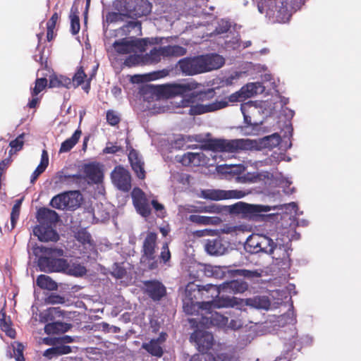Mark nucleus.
Here are the masks:
<instances>
[{"label": "nucleus", "mask_w": 361, "mask_h": 361, "mask_svg": "<svg viewBox=\"0 0 361 361\" xmlns=\"http://www.w3.org/2000/svg\"><path fill=\"white\" fill-rule=\"evenodd\" d=\"M266 141L267 142V145L269 147H274L279 145L281 142V137L278 134L274 133L271 135L267 137Z\"/></svg>", "instance_id": "6e6d98bb"}, {"label": "nucleus", "mask_w": 361, "mask_h": 361, "mask_svg": "<svg viewBox=\"0 0 361 361\" xmlns=\"http://www.w3.org/2000/svg\"><path fill=\"white\" fill-rule=\"evenodd\" d=\"M20 214V209L17 208V207H13L12 212L11 214V228L13 229L15 227L16 223L18 219Z\"/></svg>", "instance_id": "052dcab7"}, {"label": "nucleus", "mask_w": 361, "mask_h": 361, "mask_svg": "<svg viewBox=\"0 0 361 361\" xmlns=\"http://www.w3.org/2000/svg\"><path fill=\"white\" fill-rule=\"evenodd\" d=\"M197 235L199 237L207 236V235H216V231L211 229H204L197 231Z\"/></svg>", "instance_id": "69168bd1"}, {"label": "nucleus", "mask_w": 361, "mask_h": 361, "mask_svg": "<svg viewBox=\"0 0 361 361\" xmlns=\"http://www.w3.org/2000/svg\"><path fill=\"white\" fill-rule=\"evenodd\" d=\"M152 204L153 206V207L154 208V209L159 212V214H158L159 216H164V206L159 203L157 200H153L152 201Z\"/></svg>", "instance_id": "680f3d73"}, {"label": "nucleus", "mask_w": 361, "mask_h": 361, "mask_svg": "<svg viewBox=\"0 0 361 361\" xmlns=\"http://www.w3.org/2000/svg\"><path fill=\"white\" fill-rule=\"evenodd\" d=\"M37 285L42 289L54 290L57 289V284L49 276L42 274L36 281Z\"/></svg>", "instance_id": "a19ab883"}, {"label": "nucleus", "mask_w": 361, "mask_h": 361, "mask_svg": "<svg viewBox=\"0 0 361 361\" xmlns=\"http://www.w3.org/2000/svg\"><path fill=\"white\" fill-rule=\"evenodd\" d=\"M86 273L85 267L77 262H68L66 274L75 276H81Z\"/></svg>", "instance_id": "79ce46f5"}, {"label": "nucleus", "mask_w": 361, "mask_h": 361, "mask_svg": "<svg viewBox=\"0 0 361 361\" xmlns=\"http://www.w3.org/2000/svg\"><path fill=\"white\" fill-rule=\"evenodd\" d=\"M49 302L51 304H61L64 302V299L59 295H51L49 298Z\"/></svg>", "instance_id": "774afa93"}, {"label": "nucleus", "mask_w": 361, "mask_h": 361, "mask_svg": "<svg viewBox=\"0 0 361 361\" xmlns=\"http://www.w3.org/2000/svg\"><path fill=\"white\" fill-rule=\"evenodd\" d=\"M162 52L161 47L152 49L149 53L144 55L145 64L157 63L161 61V59H164Z\"/></svg>", "instance_id": "72a5a7b5"}, {"label": "nucleus", "mask_w": 361, "mask_h": 361, "mask_svg": "<svg viewBox=\"0 0 361 361\" xmlns=\"http://www.w3.org/2000/svg\"><path fill=\"white\" fill-rule=\"evenodd\" d=\"M81 195L78 191H70L54 197L51 205L58 209H74L80 204Z\"/></svg>", "instance_id": "1a4fd4ad"}, {"label": "nucleus", "mask_w": 361, "mask_h": 361, "mask_svg": "<svg viewBox=\"0 0 361 361\" xmlns=\"http://www.w3.org/2000/svg\"><path fill=\"white\" fill-rule=\"evenodd\" d=\"M106 119L109 124L114 126L119 122L118 116L112 111H109L106 114Z\"/></svg>", "instance_id": "4d7b16f0"}, {"label": "nucleus", "mask_w": 361, "mask_h": 361, "mask_svg": "<svg viewBox=\"0 0 361 361\" xmlns=\"http://www.w3.org/2000/svg\"><path fill=\"white\" fill-rule=\"evenodd\" d=\"M73 339L69 336H64L57 339V343L60 345L46 350L43 354L44 356L51 359L55 355H65L71 353V347L63 345L64 343H72Z\"/></svg>", "instance_id": "dca6fc26"}, {"label": "nucleus", "mask_w": 361, "mask_h": 361, "mask_svg": "<svg viewBox=\"0 0 361 361\" xmlns=\"http://www.w3.org/2000/svg\"><path fill=\"white\" fill-rule=\"evenodd\" d=\"M49 164V155L47 150L44 149L42 152L41 161L37 169L34 171L31 176L30 181L33 183L39 176L42 173Z\"/></svg>", "instance_id": "473e14b6"}, {"label": "nucleus", "mask_w": 361, "mask_h": 361, "mask_svg": "<svg viewBox=\"0 0 361 361\" xmlns=\"http://www.w3.org/2000/svg\"><path fill=\"white\" fill-rule=\"evenodd\" d=\"M145 288L153 300H159L166 293L165 287L159 281H147Z\"/></svg>", "instance_id": "b1692460"}, {"label": "nucleus", "mask_w": 361, "mask_h": 361, "mask_svg": "<svg viewBox=\"0 0 361 361\" xmlns=\"http://www.w3.org/2000/svg\"><path fill=\"white\" fill-rule=\"evenodd\" d=\"M210 360V356L209 355L200 354V355H193L190 361H207V360Z\"/></svg>", "instance_id": "338daca9"}, {"label": "nucleus", "mask_w": 361, "mask_h": 361, "mask_svg": "<svg viewBox=\"0 0 361 361\" xmlns=\"http://www.w3.org/2000/svg\"><path fill=\"white\" fill-rule=\"evenodd\" d=\"M246 195V192L238 190H204L201 192L204 199L219 201L228 199H240Z\"/></svg>", "instance_id": "9b49d317"}, {"label": "nucleus", "mask_w": 361, "mask_h": 361, "mask_svg": "<svg viewBox=\"0 0 361 361\" xmlns=\"http://www.w3.org/2000/svg\"><path fill=\"white\" fill-rule=\"evenodd\" d=\"M81 134L80 130H76L71 137L68 138L61 143L59 152L64 153L70 151L78 142Z\"/></svg>", "instance_id": "c9c22d12"}, {"label": "nucleus", "mask_w": 361, "mask_h": 361, "mask_svg": "<svg viewBox=\"0 0 361 361\" xmlns=\"http://www.w3.org/2000/svg\"><path fill=\"white\" fill-rule=\"evenodd\" d=\"M120 150V147L112 143H109L108 145L104 148V152L106 154H114Z\"/></svg>", "instance_id": "e2e57ef3"}, {"label": "nucleus", "mask_w": 361, "mask_h": 361, "mask_svg": "<svg viewBox=\"0 0 361 361\" xmlns=\"http://www.w3.org/2000/svg\"><path fill=\"white\" fill-rule=\"evenodd\" d=\"M293 13V8L288 5L287 2H281L277 11L276 18L280 23H286L289 20Z\"/></svg>", "instance_id": "4c0bfd02"}, {"label": "nucleus", "mask_w": 361, "mask_h": 361, "mask_svg": "<svg viewBox=\"0 0 361 361\" xmlns=\"http://www.w3.org/2000/svg\"><path fill=\"white\" fill-rule=\"evenodd\" d=\"M71 80L65 76L51 75L49 78V87H66L67 88H71Z\"/></svg>", "instance_id": "ea45409f"}, {"label": "nucleus", "mask_w": 361, "mask_h": 361, "mask_svg": "<svg viewBox=\"0 0 361 361\" xmlns=\"http://www.w3.org/2000/svg\"><path fill=\"white\" fill-rule=\"evenodd\" d=\"M205 274L216 279H221L224 276L225 272L221 267L208 265L204 268Z\"/></svg>", "instance_id": "37998d69"}, {"label": "nucleus", "mask_w": 361, "mask_h": 361, "mask_svg": "<svg viewBox=\"0 0 361 361\" xmlns=\"http://www.w3.org/2000/svg\"><path fill=\"white\" fill-rule=\"evenodd\" d=\"M253 147V142L249 139L214 140L207 144V154L203 152H188L182 157L180 161L185 166H197L204 162L207 155L212 156V152L235 153L239 150L250 149Z\"/></svg>", "instance_id": "f03ea898"}, {"label": "nucleus", "mask_w": 361, "mask_h": 361, "mask_svg": "<svg viewBox=\"0 0 361 361\" xmlns=\"http://www.w3.org/2000/svg\"><path fill=\"white\" fill-rule=\"evenodd\" d=\"M245 169L242 164H224L216 167L217 171L222 174H240Z\"/></svg>", "instance_id": "f704fd0d"}, {"label": "nucleus", "mask_w": 361, "mask_h": 361, "mask_svg": "<svg viewBox=\"0 0 361 361\" xmlns=\"http://www.w3.org/2000/svg\"><path fill=\"white\" fill-rule=\"evenodd\" d=\"M159 43L157 38H126L115 41L113 47L115 51L120 54L132 53H143L148 44Z\"/></svg>", "instance_id": "0eeeda50"}, {"label": "nucleus", "mask_w": 361, "mask_h": 361, "mask_svg": "<svg viewBox=\"0 0 361 361\" xmlns=\"http://www.w3.org/2000/svg\"><path fill=\"white\" fill-rule=\"evenodd\" d=\"M271 178L269 184L283 188L286 194H291L293 192V188L287 189L291 184V181L283 177L281 173H277L275 176L271 175Z\"/></svg>", "instance_id": "7c9ffc66"}, {"label": "nucleus", "mask_w": 361, "mask_h": 361, "mask_svg": "<svg viewBox=\"0 0 361 361\" xmlns=\"http://www.w3.org/2000/svg\"><path fill=\"white\" fill-rule=\"evenodd\" d=\"M63 324L60 322H54L47 324L44 327V331L48 334H58L62 330Z\"/></svg>", "instance_id": "603ef678"}, {"label": "nucleus", "mask_w": 361, "mask_h": 361, "mask_svg": "<svg viewBox=\"0 0 361 361\" xmlns=\"http://www.w3.org/2000/svg\"><path fill=\"white\" fill-rule=\"evenodd\" d=\"M85 176L92 183H98L102 181L104 171L102 165L99 163H91L83 167Z\"/></svg>", "instance_id": "a211bd4d"}, {"label": "nucleus", "mask_w": 361, "mask_h": 361, "mask_svg": "<svg viewBox=\"0 0 361 361\" xmlns=\"http://www.w3.org/2000/svg\"><path fill=\"white\" fill-rule=\"evenodd\" d=\"M235 357V353L232 350L217 353L214 357V361H231Z\"/></svg>", "instance_id": "49530a36"}, {"label": "nucleus", "mask_w": 361, "mask_h": 361, "mask_svg": "<svg viewBox=\"0 0 361 361\" xmlns=\"http://www.w3.org/2000/svg\"><path fill=\"white\" fill-rule=\"evenodd\" d=\"M140 8H136L137 14L140 16H146L151 11V4L147 0H142Z\"/></svg>", "instance_id": "864d4df0"}, {"label": "nucleus", "mask_w": 361, "mask_h": 361, "mask_svg": "<svg viewBox=\"0 0 361 361\" xmlns=\"http://www.w3.org/2000/svg\"><path fill=\"white\" fill-rule=\"evenodd\" d=\"M131 195L137 211L142 216H147L150 214V207L144 192L139 188H134Z\"/></svg>", "instance_id": "2eb2a0df"}, {"label": "nucleus", "mask_w": 361, "mask_h": 361, "mask_svg": "<svg viewBox=\"0 0 361 361\" xmlns=\"http://www.w3.org/2000/svg\"><path fill=\"white\" fill-rule=\"evenodd\" d=\"M205 72L221 68L224 64V59L218 54L202 55Z\"/></svg>", "instance_id": "5701e85b"}, {"label": "nucleus", "mask_w": 361, "mask_h": 361, "mask_svg": "<svg viewBox=\"0 0 361 361\" xmlns=\"http://www.w3.org/2000/svg\"><path fill=\"white\" fill-rule=\"evenodd\" d=\"M209 293H204L202 295H197V298H193V303L192 305L190 303V310L192 312L190 313V314H192L195 313V310H201L202 311L205 310L208 311L210 316H204L202 317L200 323L205 326L206 327H209L210 326H215L219 328L225 329L227 326L228 319L216 312H212L214 308H223V307H233L235 305L234 300L235 298H218L212 301H206V302H198L197 301L200 298H208L209 297L207 295ZM187 314L189 312H185Z\"/></svg>", "instance_id": "7ed1b4c3"}, {"label": "nucleus", "mask_w": 361, "mask_h": 361, "mask_svg": "<svg viewBox=\"0 0 361 361\" xmlns=\"http://www.w3.org/2000/svg\"><path fill=\"white\" fill-rule=\"evenodd\" d=\"M178 64L181 71L187 75H193L205 72L202 56L181 59Z\"/></svg>", "instance_id": "f8f14e48"}, {"label": "nucleus", "mask_w": 361, "mask_h": 361, "mask_svg": "<svg viewBox=\"0 0 361 361\" xmlns=\"http://www.w3.org/2000/svg\"><path fill=\"white\" fill-rule=\"evenodd\" d=\"M190 209H188L190 212H204L209 214H220L224 211H226V206L223 207L218 204H211L206 206H190Z\"/></svg>", "instance_id": "bb28decb"}, {"label": "nucleus", "mask_w": 361, "mask_h": 361, "mask_svg": "<svg viewBox=\"0 0 361 361\" xmlns=\"http://www.w3.org/2000/svg\"><path fill=\"white\" fill-rule=\"evenodd\" d=\"M33 234L40 241H56L59 239L58 234L51 226L42 224L34 228Z\"/></svg>", "instance_id": "6ab92c4d"}, {"label": "nucleus", "mask_w": 361, "mask_h": 361, "mask_svg": "<svg viewBox=\"0 0 361 361\" xmlns=\"http://www.w3.org/2000/svg\"><path fill=\"white\" fill-rule=\"evenodd\" d=\"M90 80L91 78L87 79V75L85 74L82 68H80L75 73L73 80H71V87H77L78 86L82 85L83 82H86L85 85L82 87V89L86 92H88L90 87Z\"/></svg>", "instance_id": "a878e982"}, {"label": "nucleus", "mask_w": 361, "mask_h": 361, "mask_svg": "<svg viewBox=\"0 0 361 361\" xmlns=\"http://www.w3.org/2000/svg\"><path fill=\"white\" fill-rule=\"evenodd\" d=\"M161 48L164 58L179 57L186 54V49L179 45H167Z\"/></svg>", "instance_id": "c756f323"}, {"label": "nucleus", "mask_w": 361, "mask_h": 361, "mask_svg": "<svg viewBox=\"0 0 361 361\" xmlns=\"http://www.w3.org/2000/svg\"><path fill=\"white\" fill-rule=\"evenodd\" d=\"M37 219L40 224H48L57 221L58 215L53 210L42 208L37 212Z\"/></svg>", "instance_id": "cd10ccee"}, {"label": "nucleus", "mask_w": 361, "mask_h": 361, "mask_svg": "<svg viewBox=\"0 0 361 361\" xmlns=\"http://www.w3.org/2000/svg\"><path fill=\"white\" fill-rule=\"evenodd\" d=\"M33 253L39 257L37 264L40 271L44 272L63 271L66 273L68 262L63 259H54L49 257L55 253L59 256L63 255L61 250L37 246L33 248Z\"/></svg>", "instance_id": "423d86ee"}, {"label": "nucleus", "mask_w": 361, "mask_h": 361, "mask_svg": "<svg viewBox=\"0 0 361 361\" xmlns=\"http://www.w3.org/2000/svg\"><path fill=\"white\" fill-rule=\"evenodd\" d=\"M49 164V155L47 150L44 149L42 152L41 161L37 169L34 171L31 176L30 181L33 183L39 176L42 173Z\"/></svg>", "instance_id": "2f4dec72"}, {"label": "nucleus", "mask_w": 361, "mask_h": 361, "mask_svg": "<svg viewBox=\"0 0 361 361\" xmlns=\"http://www.w3.org/2000/svg\"><path fill=\"white\" fill-rule=\"evenodd\" d=\"M157 238L156 233L149 232L147 233L146 237L143 241L142 252L141 260L145 262L146 260H154L155 258V252L157 248Z\"/></svg>", "instance_id": "4468645a"}, {"label": "nucleus", "mask_w": 361, "mask_h": 361, "mask_svg": "<svg viewBox=\"0 0 361 361\" xmlns=\"http://www.w3.org/2000/svg\"><path fill=\"white\" fill-rule=\"evenodd\" d=\"M71 19V31L73 35L78 33L80 29V20L78 16L75 13L73 9H71L70 14Z\"/></svg>", "instance_id": "de8ad7c7"}, {"label": "nucleus", "mask_w": 361, "mask_h": 361, "mask_svg": "<svg viewBox=\"0 0 361 361\" xmlns=\"http://www.w3.org/2000/svg\"><path fill=\"white\" fill-rule=\"evenodd\" d=\"M13 354L16 361H24L23 355V346L21 343H14L13 344Z\"/></svg>", "instance_id": "5fc2aeb1"}, {"label": "nucleus", "mask_w": 361, "mask_h": 361, "mask_svg": "<svg viewBox=\"0 0 361 361\" xmlns=\"http://www.w3.org/2000/svg\"><path fill=\"white\" fill-rule=\"evenodd\" d=\"M24 134L20 135L16 140L11 141L9 144L11 147V150L9 151L10 155L13 153H15L19 150H20L24 144Z\"/></svg>", "instance_id": "8fccbe9b"}, {"label": "nucleus", "mask_w": 361, "mask_h": 361, "mask_svg": "<svg viewBox=\"0 0 361 361\" xmlns=\"http://www.w3.org/2000/svg\"><path fill=\"white\" fill-rule=\"evenodd\" d=\"M247 288V283L239 281L226 282L219 287L212 284L200 287L195 283H189L185 288V296L183 298L184 311L189 313L192 312L190 310V304L191 303L192 305L193 298H197V295H200L204 293H211L212 298H216L221 290H230L234 293H243L246 290Z\"/></svg>", "instance_id": "20e7f679"}, {"label": "nucleus", "mask_w": 361, "mask_h": 361, "mask_svg": "<svg viewBox=\"0 0 361 361\" xmlns=\"http://www.w3.org/2000/svg\"><path fill=\"white\" fill-rule=\"evenodd\" d=\"M75 237L78 242L80 243L79 247H82V248L80 249L81 252L90 256L92 254H96L95 245L89 233L85 230H81L77 233Z\"/></svg>", "instance_id": "f3484780"}, {"label": "nucleus", "mask_w": 361, "mask_h": 361, "mask_svg": "<svg viewBox=\"0 0 361 361\" xmlns=\"http://www.w3.org/2000/svg\"><path fill=\"white\" fill-rule=\"evenodd\" d=\"M166 336V334L161 333L158 338L142 343V347L152 355L160 357L163 354L161 344L165 341Z\"/></svg>", "instance_id": "aec40b11"}, {"label": "nucleus", "mask_w": 361, "mask_h": 361, "mask_svg": "<svg viewBox=\"0 0 361 361\" xmlns=\"http://www.w3.org/2000/svg\"><path fill=\"white\" fill-rule=\"evenodd\" d=\"M189 220L197 225H217L221 222V219L216 216H206L200 215H190Z\"/></svg>", "instance_id": "c85d7f7f"}, {"label": "nucleus", "mask_w": 361, "mask_h": 361, "mask_svg": "<svg viewBox=\"0 0 361 361\" xmlns=\"http://www.w3.org/2000/svg\"><path fill=\"white\" fill-rule=\"evenodd\" d=\"M225 208L226 211L228 212L231 214L238 215L243 219H253L260 216L262 213L270 212L271 209H275L277 207L238 202L235 204L226 206Z\"/></svg>", "instance_id": "6e6552de"}, {"label": "nucleus", "mask_w": 361, "mask_h": 361, "mask_svg": "<svg viewBox=\"0 0 361 361\" xmlns=\"http://www.w3.org/2000/svg\"><path fill=\"white\" fill-rule=\"evenodd\" d=\"M59 19V15L57 13H54L51 18H50V20L47 22V28L49 29H54L55 28V26H56V22Z\"/></svg>", "instance_id": "0e129e2a"}, {"label": "nucleus", "mask_w": 361, "mask_h": 361, "mask_svg": "<svg viewBox=\"0 0 361 361\" xmlns=\"http://www.w3.org/2000/svg\"><path fill=\"white\" fill-rule=\"evenodd\" d=\"M204 247L207 252L211 255H222L226 251V247L219 238L208 240Z\"/></svg>", "instance_id": "393cba45"}, {"label": "nucleus", "mask_w": 361, "mask_h": 361, "mask_svg": "<svg viewBox=\"0 0 361 361\" xmlns=\"http://www.w3.org/2000/svg\"><path fill=\"white\" fill-rule=\"evenodd\" d=\"M243 325V322L240 319H232L230 323L227 324L225 329H230L232 330H237L241 328Z\"/></svg>", "instance_id": "bf43d9fd"}, {"label": "nucleus", "mask_w": 361, "mask_h": 361, "mask_svg": "<svg viewBox=\"0 0 361 361\" xmlns=\"http://www.w3.org/2000/svg\"><path fill=\"white\" fill-rule=\"evenodd\" d=\"M265 103H260V106L256 102H248L241 105L240 110L244 116L245 123L250 126H258L262 123L260 116L262 107Z\"/></svg>", "instance_id": "9d476101"}, {"label": "nucleus", "mask_w": 361, "mask_h": 361, "mask_svg": "<svg viewBox=\"0 0 361 361\" xmlns=\"http://www.w3.org/2000/svg\"><path fill=\"white\" fill-rule=\"evenodd\" d=\"M114 185L121 190L127 192L131 188V177L129 172L122 166H117L111 172Z\"/></svg>", "instance_id": "ddd939ff"}, {"label": "nucleus", "mask_w": 361, "mask_h": 361, "mask_svg": "<svg viewBox=\"0 0 361 361\" xmlns=\"http://www.w3.org/2000/svg\"><path fill=\"white\" fill-rule=\"evenodd\" d=\"M161 259L164 261V262H168L171 258V253L169 250L168 244L164 243L162 246L161 255Z\"/></svg>", "instance_id": "13d9d810"}, {"label": "nucleus", "mask_w": 361, "mask_h": 361, "mask_svg": "<svg viewBox=\"0 0 361 361\" xmlns=\"http://www.w3.org/2000/svg\"><path fill=\"white\" fill-rule=\"evenodd\" d=\"M245 73L235 71L225 76L223 80V83L226 85H232L235 84Z\"/></svg>", "instance_id": "09e8293b"}, {"label": "nucleus", "mask_w": 361, "mask_h": 361, "mask_svg": "<svg viewBox=\"0 0 361 361\" xmlns=\"http://www.w3.org/2000/svg\"><path fill=\"white\" fill-rule=\"evenodd\" d=\"M133 54L130 55L124 62V64L127 66L131 67L140 64H145L144 63V55H140V53H133Z\"/></svg>", "instance_id": "c03bdc74"}, {"label": "nucleus", "mask_w": 361, "mask_h": 361, "mask_svg": "<svg viewBox=\"0 0 361 361\" xmlns=\"http://www.w3.org/2000/svg\"><path fill=\"white\" fill-rule=\"evenodd\" d=\"M59 313L60 311L58 307L49 308L40 314V320L42 322H47L49 320H52L54 317Z\"/></svg>", "instance_id": "a18cd8bd"}, {"label": "nucleus", "mask_w": 361, "mask_h": 361, "mask_svg": "<svg viewBox=\"0 0 361 361\" xmlns=\"http://www.w3.org/2000/svg\"><path fill=\"white\" fill-rule=\"evenodd\" d=\"M201 86L200 83L193 80L183 82L170 83L161 87V93L168 98L182 96L178 102H175L172 110L190 107L189 114L192 116H196L222 109L228 106V102L243 101L262 93L265 89L260 82H250L242 87L239 91L231 94L228 101L216 100L207 103L206 101L214 98L215 90L213 88L204 91L199 90Z\"/></svg>", "instance_id": "f257e3e1"}, {"label": "nucleus", "mask_w": 361, "mask_h": 361, "mask_svg": "<svg viewBox=\"0 0 361 361\" xmlns=\"http://www.w3.org/2000/svg\"><path fill=\"white\" fill-rule=\"evenodd\" d=\"M0 327L8 336L11 338H15L16 331L11 327V319L6 317L3 310L0 312Z\"/></svg>", "instance_id": "e433bc0d"}, {"label": "nucleus", "mask_w": 361, "mask_h": 361, "mask_svg": "<svg viewBox=\"0 0 361 361\" xmlns=\"http://www.w3.org/2000/svg\"><path fill=\"white\" fill-rule=\"evenodd\" d=\"M245 247L252 253L262 252L272 255L273 259L277 261L288 262L289 259V254L286 247H277L271 238L262 234L251 235L246 241Z\"/></svg>", "instance_id": "39448f33"}, {"label": "nucleus", "mask_w": 361, "mask_h": 361, "mask_svg": "<svg viewBox=\"0 0 361 361\" xmlns=\"http://www.w3.org/2000/svg\"><path fill=\"white\" fill-rule=\"evenodd\" d=\"M246 304L257 309L267 310L270 306L269 300L267 297L259 296L246 300Z\"/></svg>", "instance_id": "58836bf2"}, {"label": "nucleus", "mask_w": 361, "mask_h": 361, "mask_svg": "<svg viewBox=\"0 0 361 361\" xmlns=\"http://www.w3.org/2000/svg\"><path fill=\"white\" fill-rule=\"evenodd\" d=\"M47 80L46 78H42L37 79L35 81V85L31 91L32 97L37 96L47 86Z\"/></svg>", "instance_id": "3c124183"}, {"label": "nucleus", "mask_w": 361, "mask_h": 361, "mask_svg": "<svg viewBox=\"0 0 361 361\" xmlns=\"http://www.w3.org/2000/svg\"><path fill=\"white\" fill-rule=\"evenodd\" d=\"M128 159L131 164L133 170L135 171L137 177L143 179L145 176L144 170V162L140 157L138 152L135 149H131L128 154Z\"/></svg>", "instance_id": "412c9836"}, {"label": "nucleus", "mask_w": 361, "mask_h": 361, "mask_svg": "<svg viewBox=\"0 0 361 361\" xmlns=\"http://www.w3.org/2000/svg\"><path fill=\"white\" fill-rule=\"evenodd\" d=\"M190 339L194 341L199 347L203 349L209 348L213 342V336L207 332L202 331H195L191 336Z\"/></svg>", "instance_id": "4be33fe9"}]
</instances>
